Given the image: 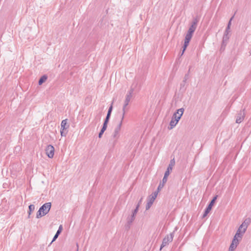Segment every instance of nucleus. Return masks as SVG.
<instances>
[{
  "label": "nucleus",
  "mask_w": 251,
  "mask_h": 251,
  "mask_svg": "<svg viewBox=\"0 0 251 251\" xmlns=\"http://www.w3.org/2000/svg\"><path fill=\"white\" fill-rule=\"evenodd\" d=\"M199 20L200 17L198 16L193 18L191 25L189 27L187 33H186V35L185 37L184 43L183 46L182 54L184 53L186 48L188 46L189 43L193 36V33L197 28L198 23L199 22Z\"/></svg>",
  "instance_id": "1"
},
{
  "label": "nucleus",
  "mask_w": 251,
  "mask_h": 251,
  "mask_svg": "<svg viewBox=\"0 0 251 251\" xmlns=\"http://www.w3.org/2000/svg\"><path fill=\"white\" fill-rule=\"evenodd\" d=\"M51 206V202H47L41 206L36 214V218H40L46 215L50 211Z\"/></svg>",
  "instance_id": "2"
},
{
  "label": "nucleus",
  "mask_w": 251,
  "mask_h": 251,
  "mask_svg": "<svg viewBox=\"0 0 251 251\" xmlns=\"http://www.w3.org/2000/svg\"><path fill=\"white\" fill-rule=\"evenodd\" d=\"M174 232L171 233L170 234L167 235L163 239L162 243L160 248V251L168 245L170 243L172 242L174 238Z\"/></svg>",
  "instance_id": "3"
},
{
  "label": "nucleus",
  "mask_w": 251,
  "mask_h": 251,
  "mask_svg": "<svg viewBox=\"0 0 251 251\" xmlns=\"http://www.w3.org/2000/svg\"><path fill=\"white\" fill-rule=\"evenodd\" d=\"M175 165V160L174 158L171 160L170 164L167 169L165 173L164 177H163V181L164 182L166 179H167L168 176H169L170 174V172L172 171L173 169V167Z\"/></svg>",
  "instance_id": "4"
},
{
  "label": "nucleus",
  "mask_w": 251,
  "mask_h": 251,
  "mask_svg": "<svg viewBox=\"0 0 251 251\" xmlns=\"http://www.w3.org/2000/svg\"><path fill=\"white\" fill-rule=\"evenodd\" d=\"M184 109L183 108H181L177 110V111L174 113L172 118H174L176 121H177L178 123L179 120L180 119L183 113L184 112Z\"/></svg>",
  "instance_id": "5"
},
{
  "label": "nucleus",
  "mask_w": 251,
  "mask_h": 251,
  "mask_svg": "<svg viewBox=\"0 0 251 251\" xmlns=\"http://www.w3.org/2000/svg\"><path fill=\"white\" fill-rule=\"evenodd\" d=\"M46 153L50 158H52L53 157L54 153V148L53 146L49 145L47 146L45 149Z\"/></svg>",
  "instance_id": "6"
},
{
  "label": "nucleus",
  "mask_w": 251,
  "mask_h": 251,
  "mask_svg": "<svg viewBox=\"0 0 251 251\" xmlns=\"http://www.w3.org/2000/svg\"><path fill=\"white\" fill-rule=\"evenodd\" d=\"M133 91H134L133 89L131 88L130 89V90L129 91H128L127 94L126 95V99L124 101V105H125V107H126L128 105V103L132 98V93L133 92Z\"/></svg>",
  "instance_id": "7"
},
{
  "label": "nucleus",
  "mask_w": 251,
  "mask_h": 251,
  "mask_svg": "<svg viewBox=\"0 0 251 251\" xmlns=\"http://www.w3.org/2000/svg\"><path fill=\"white\" fill-rule=\"evenodd\" d=\"M122 123H123V122L120 121V123H119L118 125L117 126V127L114 129V132L113 134V137L116 140H117L119 137V133L120 131Z\"/></svg>",
  "instance_id": "8"
},
{
  "label": "nucleus",
  "mask_w": 251,
  "mask_h": 251,
  "mask_svg": "<svg viewBox=\"0 0 251 251\" xmlns=\"http://www.w3.org/2000/svg\"><path fill=\"white\" fill-rule=\"evenodd\" d=\"M243 111H240L237 114L236 123H241L244 120L245 117V113Z\"/></svg>",
  "instance_id": "9"
},
{
  "label": "nucleus",
  "mask_w": 251,
  "mask_h": 251,
  "mask_svg": "<svg viewBox=\"0 0 251 251\" xmlns=\"http://www.w3.org/2000/svg\"><path fill=\"white\" fill-rule=\"evenodd\" d=\"M246 231V229L243 228L241 226H240L234 236H236L241 239Z\"/></svg>",
  "instance_id": "10"
},
{
  "label": "nucleus",
  "mask_w": 251,
  "mask_h": 251,
  "mask_svg": "<svg viewBox=\"0 0 251 251\" xmlns=\"http://www.w3.org/2000/svg\"><path fill=\"white\" fill-rule=\"evenodd\" d=\"M135 216L136 215L132 214L130 216L127 217V224L126 226V228H127L128 229L130 228V225L132 224V223L133 222V221L134 220V219L135 218Z\"/></svg>",
  "instance_id": "11"
},
{
  "label": "nucleus",
  "mask_w": 251,
  "mask_h": 251,
  "mask_svg": "<svg viewBox=\"0 0 251 251\" xmlns=\"http://www.w3.org/2000/svg\"><path fill=\"white\" fill-rule=\"evenodd\" d=\"M217 197H218V196L216 195V196H215L213 198V199L210 202L209 204H208V205L207 206V207L205 209L206 210H207V211H208L209 212H210L211 211L214 203H215L216 200L217 199Z\"/></svg>",
  "instance_id": "12"
},
{
  "label": "nucleus",
  "mask_w": 251,
  "mask_h": 251,
  "mask_svg": "<svg viewBox=\"0 0 251 251\" xmlns=\"http://www.w3.org/2000/svg\"><path fill=\"white\" fill-rule=\"evenodd\" d=\"M155 200V199H154V197L153 198L151 196H150L146 206V210H149L150 208Z\"/></svg>",
  "instance_id": "13"
},
{
  "label": "nucleus",
  "mask_w": 251,
  "mask_h": 251,
  "mask_svg": "<svg viewBox=\"0 0 251 251\" xmlns=\"http://www.w3.org/2000/svg\"><path fill=\"white\" fill-rule=\"evenodd\" d=\"M112 109H113V106H112V104L111 105V106L109 107L106 117L104 121V123H106L107 124H108L109 119L110 118V116L111 114Z\"/></svg>",
  "instance_id": "14"
},
{
  "label": "nucleus",
  "mask_w": 251,
  "mask_h": 251,
  "mask_svg": "<svg viewBox=\"0 0 251 251\" xmlns=\"http://www.w3.org/2000/svg\"><path fill=\"white\" fill-rule=\"evenodd\" d=\"M229 38V36L223 35L222 43L221 45V49H225V47L227 44Z\"/></svg>",
  "instance_id": "15"
},
{
  "label": "nucleus",
  "mask_w": 251,
  "mask_h": 251,
  "mask_svg": "<svg viewBox=\"0 0 251 251\" xmlns=\"http://www.w3.org/2000/svg\"><path fill=\"white\" fill-rule=\"evenodd\" d=\"M62 225H60L59 227V228L57 230L56 234H55V235L54 236L53 239H52V241L51 242L50 244H51L52 242H53L54 241H55V240L57 238V237H58L59 235L60 234V233L62 231Z\"/></svg>",
  "instance_id": "16"
},
{
  "label": "nucleus",
  "mask_w": 251,
  "mask_h": 251,
  "mask_svg": "<svg viewBox=\"0 0 251 251\" xmlns=\"http://www.w3.org/2000/svg\"><path fill=\"white\" fill-rule=\"evenodd\" d=\"M69 127V125H67V119L63 120L61 124V129L64 130L67 129Z\"/></svg>",
  "instance_id": "17"
},
{
  "label": "nucleus",
  "mask_w": 251,
  "mask_h": 251,
  "mask_svg": "<svg viewBox=\"0 0 251 251\" xmlns=\"http://www.w3.org/2000/svg\"><path fill=\"white\" fill-rule=\"evenodd\" d=\"M107 124L106 123H103V126H102V127L99 134V137L100 138L102 135V134H103L104 132L105 131V130L106 129V128H107Z\"/></svg>",
  "instance_id": "18"
},
{
  "label": "nucleus",
  "mask_w": 251,
  "mask_h": 251,
  "mask_svg": "<svg viewBox=\"0 0 251 251\" xmlns=\"http://www.w3.org/2000/svg\"><path fill=\"white\" fill-rule=\"evenodd\" d=\"M177 124V121H176L174 118H172V119L170 122V125H169L170 127L169 126L168 128L169 129H173L176 126V125Z\"/></svg>",
  "instance_id": "19"
},
{
  "label": "nucleus",
  "mask_w": 251,
  "mask_h": 251,
  "mask_svg": "<svg viewBox=\"0 0 251 251\" xmlns=\"http://www.w3.org/2000/svg\"><path fill=\"white\" fill-rule=\"evenodd\" d=\"M250 223V219H246L243 222V223L241 224V225L240 226H241L243 228H245L246 230Z\"/></svg>",
  "instance_id": "20"
},
{
  "label": "nucleus",
  "mask_w": 251,
  "mask_h": 251,
  "mask_svg": "<svg viewBox=\"0 0 251 251\" xmlns=\"http://www.w3.org/2000/svg\"><path fill=\"white\" fill-rule=\"evenodd\" d=\"M48 78V76L46 75H43L39 80L38 84L39 85L42 84L44 82L46 81Z\"/></svg>",
  "instance_id": "21"
},
{
  "label": "nucleus",
  "mask_w": 251,
  "mask_h": 251,
  "mask_svg": "<svg viewBox=\"0 0 251 251\" xmlns=\"http://www.w3.org/2000/svg\"><path fill=\"white\" fill-rule=\"evenodd\" d=\"M34 209H35V206L33 204H30L29 205V206H28L29 210L28 211V218H30V215L31 214V212L34 210Z\"/></svg>",
  "instance_id": "22"
},
{
  "label": "nucleus",
  "mask_w": 251,
  "mask_h": 251,
  "mask_svg": "<svg viewBox=\"0 0 251 251\" xmlns=\"http://www.w3.org/2000/svg\"><path fill=\"white\" fill-rule=\"evenodd\" d=\"M238 237L236 236H234L232 241L231 244H233L234 245L237 246L239 244V239H238Z\"/></svg>",
  "instance_id": "23"
},
{
  "label": "nucleus",
  "mask_w": 251,
  "mask_h": 251,
  "mask_svg": "<svg viewBox=\"0 0 251 251\" xmlns=\"http://www.w3.org/2000/svg\"><path fill=\"white\" fill-rule=\"evenodd\" d=\"M167 181V179H166L164 182L163 178L162 179V182H160L158 186V188H157L158 191H160L164 187V184L166 183Z\"/></svg>",
  "instance_id": "24"
},
{
  "label": "nucleus",
  "mask_w": 251,
  "mask_h": 251,
  "mask_svg": "<svg viewBox=\"0 0 251 251\" xmlns=\"http://www.w3.org/2000/svg\"><path fill=\"white\" fill-rule=\"evenodd\" d=\"M126 107H125V105H124L123 107V109H122V111H123L122 116L121 120L120 121L123 122V119L124 118L125 115L126 113Z\"/></svg>",
  "instance_id": "25"
},
{
  "label": "nucleus",
  "mask_w": 251,
  "mask_h": 251,
  "mask_svg": "<svg viewBox=\"0 0 251 251\" xmlns=\"http://www.w3.org/2000/svg\"><path fill=\"white\" fill-rule=\"evenodd\" d=\"M236 247L237 246L234 245L233 244H231L229 248L228 251H234Z\"/></svg>",
  "instance_id": "26"
},
{
  "label": "nucleus",
  "mask_w": 251,
  "mask_h": 251,
  "mask_svg": "<svg viewBox=\"0 0 251 251\" xmlns=\"http://www.w3.org/2000/svg\"><path fill=\"white\" fill-rule=\"evenodd\" d=\"M159 191H155L153 193H152L151 196L152 197H154V199H155L157 196V194H158V192H159Z\"/></svg>",
  "instance_id": "27"
},
{
  "label": "nucleus",
  "mask_w": 251,
  "mask_h": 251,
  "mask_svg": "<svg viewBox=\"0 0 251 251\" xmlns=\"http://www.w3.org/2000/svg\"><path fill=\"white\" fill-rule=\"evenodd\" d=\"M209 213V211H207V210H205L204 213V214H203V215H202V218H205V217L207 215V214H208Z\"/></svg>",
  "instance_id": "28"
},
{
  "label": "nucleus",
  "mask_w": 251,
  "mask_h": 251,
  "mask_svg": "<svg viewBox=\"0 0 251 251\" xmlns=\"http://www.w3.org/2000/svg\"><path fill=\"white\" fill-rule=\"evenodd\" d=\"M61 135L62 136H65L67 132H65L64 130H63L62 129L61 130Z\"/></svg>",
  "instance_id": "29"
},
{
  "label": "nucleus",
  "mask_w": 251,
  "mask_h": 251,
  "mask_svg": "<svg viewBox=\"0 0 251 251\" xmlns=\"http://www.w3.org/2000/svg\"><path fill=\"white\" fill-rule=\"evenodd\" d=\"M233 18H234V15L230 18L229 21L228 23V24H227V26H229V27H230L231 23V21L232 20Z\"/></svg>",
  "instance_id": "30"
},
{
  "label": "nucleus",
  "mask_w": 251,
  "mask_h": 251,
  "mask_svg": "<svg viewBox=\"0 0 251 251\" xmlns=\"http://www.w3.org/2000/svg\"><path fill=\"white\" fill-rule=\"evenodd\" d=\"M188 76H189L188 74H186V75H185V76H184V80H183V82H186V81L188 79Z\"/></svg>",
  "instance_id": "31"
},
{
  "label": "nucleus",
  "mask_w": 251,
  "mask_h": 251,
  "mask_svg": "<svg viewBox=\"0 0 251 251\" xmlns=\"http://www.w3.org/2000/svg\"><path fill=\"white\" fill-rule=\"evenodd\" d=\"M138 210L137 209V208H135L133 211L132 212V214L136 215L137 212H138Z\"/></svg>",
  "instance_id": "32"
},
{
  "label": "nucleus",
  "mask_w": 251,
  "mask_h": 251,
  "mask_svg": "<svg viewBox=\"0 0 251 251\" xmlns=\"http://www.w3.org/2000/svg\"><path fill=\"white\" fill-rule=\"evenodd\" d=\"M230 27H229V26H227L225 31H228L230 32Z\"/></svg>",
  "instance_id": "33"
},
{
  "label": "nucleus",
  "mask_w": 251,
  "mask_h": 251,
  "mask_svg": "<svg viewBox=\"0 0 251 251\" xmlns=\"http://www.w3.org/2000/svg\"><path fill=\"white\" fill-rule=\"evenodd\" d=\"M229 32L225 31L224 35L229 36Z\"/></svg>",
  "instance_id": "34"
},
{
  "label": "nucleus",
  "mask_w": 251,
  "mask_h": 251,
  "mask_svg": "<svg viewBox=\"0 0 251 251\" xmlns=\"http://www.w3.org/2000/svg\"><path fill=\"white\" fill-rule=\"evenodd\" d=\"M142 201V198H141V199L139 200L138 204H140Z\"/></svg>",
  "instance_id": "35"
},
{
  "label": "nucleus",
  "mask_w": 251,
  "mask_h": 251,
  "mask_svg": "<svg viewBox=\"0 0 251 251\" xmlns=\"http://www.w3.org/2000/svg\"><path fill=\"white\" fill-rule=\"evenodd\" d=\"M139 206H140V204H137L136 207V208H137V209L138 210Z\"/></svg>",
  "instance_id": "36"
},
{
  "label": "nucleus",
  "mask_w": 251,
  "mask_h": 251,
  "mask_svg": "<svg viewBox=\"0 0 251 251\" xmlns=\"http://www.w3.org/2000/svg\"><path fill=\"white\" fill-rule=\"evenodd\" d=\"M127 251H128V250H127Z\"/></svg>",
  "instance_id": "37"
},
{
  "label": "nucleus",
  "mask_w": 251,
  "mask_h": 251,
  "mask_svg": "<svg viewBox=\"0 0 251 251\" xmlns=\"http://www.w3.org/2000/svg\"><path fill=\"white\" fill-rule=\"evenodd\" d=\"M77 251H78V250H77Z\"/></svg>",
  "instance_id": "38"
}]
</instances>
